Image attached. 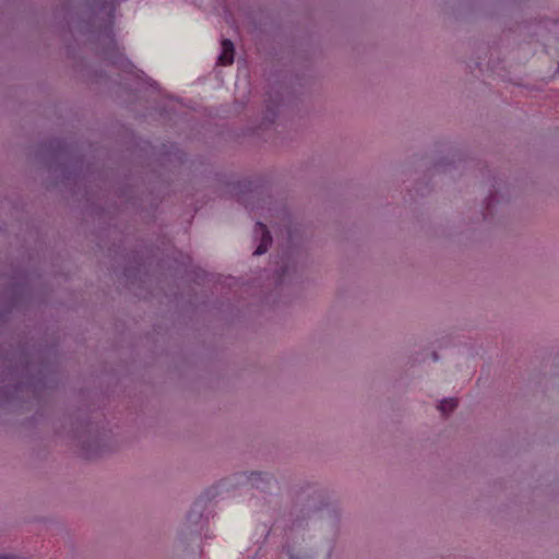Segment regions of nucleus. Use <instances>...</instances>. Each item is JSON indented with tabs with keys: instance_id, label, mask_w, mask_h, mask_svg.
I'll list each match as a JSON object with an SVG mask.
<instances>
[{
	"instance_id": "obj_4",
	"label": "nucleus",
	"mask_w": 559,
	"mask_h": 559,
	"mask_svg": "<svg viewBox=\"0 0 559 559\" xmlns=\"http://www.w3.org/2000/svg\"><path fill=\"white\" fill-rule=\"evenodd\" d=\"M457 403L454 399L444 400L440 403L438 408L442 414H448L456 407Z\"/></svg>"
},
{
	"instance_id": "obj_5",
	"label": "nucleus",
	"mask_w": 559,
	"mask_h": 559,
	"mask_svg": "<svg viewBox=\"0 0 559 559\" xmlns=\"http://www.w3.org/2000/svg\"><path fill=\"white\" fill-rule=\"evenodd\" d=\"M267 108H269V110H267L269 115H275L274 109H276L277 107H267Z\"/></svg>"
},
{
	"instance_id": "obj_2",
	"label": "nucleus",
	"mask_w": 559,
	"mask_h": 559,
	"mask_svg": "<svg viewBox=\"0 0 559 559\" xmlns=\"http://www.w3.org/2000/svg\"><path fill=\"white\" fill-rule=\"evenodd\" d=\"M235 48L229 39H223L222 53L218 57V63L222 66H229L234 62Z\"/></svg>"
},
{
	"instance_id": "obj_3",
	"label": "nucleus",
	"mask_w": 559,
	"mask_h": 559,
	"mask_svg": "<svg viewBox=\"0 0 559 559\" xmlns=\"http://www.w3.org/2000/svg\"><path fill=\"white\" fill-rule=\"evenodd\" d=\"M112 62L122 71L129 73H132L133 71V64L128 59H126L122 53H119Z\"/></svg>"
},
{
	"instance_id": "obj_1",
	"label": "nucleus",
	"mask_w": 559,
	"mask_h": 559,
	"mask_svg": "<svg viewBox=\"0 0 559 559\" xmlns=\"http://www.w3.org/2000/svg\"><path fill=\"white\" fill-rule=\"evenodd\" d=\"M254 233L260 236V243L253 252L254 255H261L265 253L272 242L270 231L263 223L258 222L255 224Z\"/></svg>"
}]
</instances>
